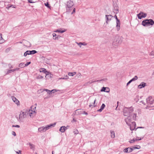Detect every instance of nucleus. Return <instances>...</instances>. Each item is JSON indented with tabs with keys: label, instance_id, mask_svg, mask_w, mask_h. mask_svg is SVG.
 Instances as JSON below:
<instances>
[{
	"label": "nucleus",
	"instance_id": "obj_1",
	"mask_svg": "<svg viewBox=\"0 0 154 154\" xmlns=\"http://www.w3.org/2000/svg\"><path fill=\"white\" fill-rule=\"evenodd\" d=\"M36 107L32 106L31 107V109L29 110H23L20 112L19 116H16L17 120L19 122H23V119L26 118L29 115L31 117H33L36 114Z\"/></svg>",
	"mask_w": 154,
	"mask_h": 154
},
{
	"label": "nucleus",
	"instance_id": "obj_2",
	"mask_svg": "<svg viewBox=\"0 0 154 154\" xmlns=\"http://www.w3.org/2000/svg\"><path fill=\"white\" fill-rule=\"evenodd\" d=\"M133 111L134 109L132 106L130 107H125L123 109L124 116H130Z\"/></svg>",
	"mask_w": 154,
	"mask_h": 154
},
{
	"label": "nucleus",
	"instance_id": "obj_3",
	"mask_svg": "<svg viewBox=\"0 0 154 154\" xmlns=\"http://www.w3.org/2000/svg\"><path fill=\"white\" fill-rule=\"evenodd\" d=\"M154 24V21L152 19H146L142 21V25L144 26H152Z\"/></svg>",
	"mask_w": 154,
	"mask_h": 154
},
{
	"label": "nucleus",
	"instance_id": "obj_4",
	"mask_svg": "<svg viewBox=\"0 0 154 154\" xmlns=\"http://www.w3.org/2000/svg\"><path fill=\"white\" fill-rule=\"evenodd\" d=\"M39 72L40 74L45 75L46 78V76L49 75V72H48L44 68H40L39 69Z\"/></svg>",
	"mask_w": 154,
	"mask_h": 154
},
{
	"label": "nucleus",
	"instance_id": "obj_5",
	"mask_svg": "<svg viewBox=\"0 0 154 154\" xmlns=\"http://www.w3.org/2000/svg\"><path fill=\"white\" fill-rule=\"evenodd\" d=\"M119 39L117 38H115L112 43V46L114 48H116L117 46L119 44Z\"/></svg>",
	"mask_w": 154,
	"mask_h": 154
},
{
	"label": "nucleus",
	"instance_id": "obj_6",
	"mask_svg": "<svg viewBox=\"0 0 154 154\" xmlns=\"http://www.w3.org/2000/svg\"><path fill=\"white\" fill-rule=\"evenodd\" d=\"M146 101L148 105L152 104L154 102V99L151 97H149L146 98Z\"/></svg>",
	"mask_w": 154,
	"mask_h": 154
},
{
	"label": "nucleus",
	"instance_id": "obj_7",
	"mask_svg": "<svg viewBox=\"0 0 154 154\" xmlns=\"http://www.w3.org/2000/svg\"><path fill=\"white\" fill-rule=\"evenodd\" d=\"M146 15V14L144 13L141 11L137 14V17L138 19H141L142 18L145 17Z\"/></svg>",
	"mask_w": 154,
	"mask_h": 154
},
{
	"label": "nucleus",
	"instance_id": "obj_8",
	"mask_svg": "<svg viewBox=\"0 0 154 154\" xmlns=\"http://www.w3.org/2000/svg\"><path fill=\"white\" fill-rule=\"evenodd\" d=\"M74 5L73 2L70 0L66 2V7L67 9V8H70L73 6Z\"/></svg>",
	"mask_w": 154,
	"mask_h": 154
},
{
	"label": "nucleus",
	"instance_id": "obj_9",
	"mask_svg": "<svg viewBox=\"0 0 154 154\" xmlns=\"http://www.w3.org/2000/svg\"><path fill=\"white\" fill-rule=\"evenodd\" d=\"M132 120V119L131 118L130 116H128V117L125 119V121L128 125H130V122Z\"/></svg>",
	"mask_w": 154,
	"mask_h": 154
},
{
	"label": "nucleus",
	"instance_id": "obj_10",
	"mask_svg": "<svg viewBox=\"0 0 154 154\" xmlns=\"http://www.w3.org/2000/svg\"><path fill=\"white\" fill-rule=\"evenodd\" d=\"M115 16L116 17V28L117 29V31H119L120 29V22L119 20L117 18V16L115 15Z\"/></svg>",
	"mask_w": 154,
	"mask_h": 154
},
{
	"label": "nucleus",
	"instance_id": "obj_11",
	"mask_svg": "<svg viewBox=\"0 0 154 154\" xmlns=\"http://www.w3.org/2000/svg\"><path fill=\"white\" fill-rule=\"evenodd\" d=\"M106 18V24H108V22L111 20L112 16L111 15H106L105 16Z\"/></svg>",
	"mask_w": 154,
	"mask_h": 154
},
{
	"label": "nucleus",
	"instance_id": "obj_12",
	"mask_svg": "<svg viewBox=\"0 0 154 154\" xmlns=\"http://www.w3.org/2000/svg\"><path fill=\"white\" fill-rule=\"evenodd\" d=\"M56 125V123H54V124H50L49 125H46L45 126V128L46 130V131L48 130L50 128H51L52 127H54L55 126V125Z\"/></svg>",
	"mask_w": 154,
	"mask_h": 154
},
{
	"label": "nucleus",
	"instance_id": "obj_13",
	"mask_svg": "<svg viewBox=\"0 0 154 154\" xmlns=\"http://www.w3.org/2000/svg\"><path fill=\"white\" fill-rule=\"evenodd\" d=\"M23 43L24 46L29 47L31 46V45L29 42L25 40H23Z\"/></svg>",
	"mask_w": 154,
	"mask_h": 154
},
{
	"label": "nucleus",
	"instance_id": "obj_14",
	"mask_svg": "<svg viewBox=\"0 0 154 154\" xmlns=\"http://www.w3.org/2000/svg\"><path fill=\"white\" fill-rule=\"evenodd\" d=\"M130 126V129L131 131L134 130L136 128V123L134 122H132V125L131 126V125H129Z\"/></svg>",
	"mask_w": 154,
	"mask_h": 154
},
{
	"label": "nucleus",
	"instance_id": "obj_15",
	"mask_svg": "<svg viewBox=\"0 0 154 154\" xmlns=\"http://www.w3.org/2000/svg\"><path fill=\"white\" fill-rule=\"evenodd\" d=\"M11 98L13 101L17 105H20V103L19 101L15 97L12 96L11 97Z\"/></svg>",
	"mask_w": 154,
	"mask_h": 154
},
{
	"label": "nucleus",
	"instance_id": "obj_16",
	"mask_svg": "<svg viewBox=\"0 0 154 154\" xmlns=\"http://www.w3.org/2000/svg\"><path fill=\"white\" fill-rule=\"evenodd\" d=\"M143 137L140 138V139H137V138H134L132 140H130L129 141V142L131 143H133L137 141L140 140H141L143 139Z\"/></svg>",
	"mask_w": 154,
	"mask_h": 154
},
{
	"label": "nucleus",
	"instance_id": "obj_17",
	"mask_svg": "<svg viewBox=\"0 0 154 154\" xmlns=\"http://www.w3.org/2000/svg\"><path fill=\"white\" fill-rule=\"evenodd\" d=\"M146 83L144 82H142L138 86V88L139 89H141L144 88L146 86Z\"/></svg>",
	"mask_w": 154,
	"mask_h": 154
},
{
	"label": "nucleus",
	"instance_id": "obj_18",
	"mask_svg": "<svg viewBox=\"0 0 154 154\" xmlns=\"http://www.w3.org/2000/svg\"><path fill=\"white\" fill-rule=\"evenodd\" d=\"M101 91H104L106 92H108L109 91V89L108 88L103 87L101 90Z\"/></svg>",
	"mask_w": 154,
	"mask_h": 154
},
{
	"label": "nucleus",
	"instance_id": "obj_19",
	"mask_svg": "<svg viewBox=\"0 0 154 154\" xmlns=\"http://www.w3.org/2000/svg\"><path fill=\"white\" fill-rule=\"evenodd\" d=\"M66 129V127L65 126H62L61 127L59 131L62 133L64 132L65 131Z\"/></svg>",
	"mask_w": 154,
	"mask_h": 154
},
{
	"label": "nucleus",
	"instance_id": "obj_20",
	"mask_svg": "<svg viewBox=\"0 0 154 154\" xmlns=\"http://www.w3.org/2000/svg\"><path fill=\"white\" fill-rule=\"evenodd\" d=\"M136 113L131 114L130 116L132 117L133 120L136 121V117H137Z\"/></svg>",
	"mask_w": 154,
	"mask_h": 154
},
{
	"label": "nucleus",
	"instance_id": "obj_21",
	"mask_svg": "<svg viewBox=\"0 0 154 154\" xmlns=\"http://www.w3.org/2000/svg\"><path fill=\"white\" fill-rule=\"evenodd\" d=\"M46 131L45 128V126H42L39 128V131L40 132H45Z\"/></svg>",
	"mask_w": 154,
	"mask_h": 154
},
{
	"label": "nucleus",
	"instance_id": "obj_22",
	"mask_svg": "<svg viewBox=\"0 0 154 154\" xmlns=\"http://www.w3.org/2000/svg\"><path fill=\"white\" fill-rule=\"evenodd\" d=\"M113 11L115 13V14H117L119 12V7L118 6L117 7H115L114 8V9H113Z\"/></svg>",
	"mask_w": 154,
	"mask_h": 154
},
{
	"label": "nucleus",
	"instance_id": "obj_23",
	"mask_svg": "<svg viewBox=\"0 0 154 154\" xmlns=\"http://www.w3.org/2000/svg\"><path fill=\"white\" fill-rule=\"evenodd\" d=\"M105 106V105L104 103H103L102 105L100 107V109H98L97 110V111L99 112H101L104 109Z\"/></svg>",
	"mask_w": 154,
	"mask_h": 154
},
{
	"label": "nucleus",
	"instance_id": "obj_24",
	"mask_svg": "<svg viewBox=\"0 0 154 154\" xmlns=\"http://www.w3.org/2000/svg\"><path fill=\"white\" fill-rule=\"evenodd\" d=\"M111 136L112 138H114L115 137V134L114 131H110Z\"/></svg>",
	"mask_w": 154,
	"mask_h": 154
},
{
	"label": "nucleus",
	"instance_id": "obj_25",
	"mask_svg": "<svg viewBox=\"0 0 154 154\" xmlns=\"http://www.w3.org/2000/svg\"><path fill=\"white\" fill-rule=\"evenodd\" d=\"M77 43L78 45H79L80 47H81L82 45H87V44L86 43H85V42Z\"/></svg>",
	"mask_w": 154,
	"mask_h": 154
},
{
	"label": "nucleus",
	"instance_id": "obj_26",
	"mask_svg": "<svg viewBox=\"0 0 154 154\" xmlns=\"http://www.w3.org/2000/svg\"><path fill=\"white\" fill-rule=\"evenodd\" d=\"M53 36V39H58V36L55 33H53L52 34Z\"/></svg>",
	"mask_w": 154,
	"mask_h": 154
},
{
	"label": "nucleus",
	"instance_id": "obj_27",
	"mask_svg": "<svg viewBox=\"0 0 154 154\" xmlns=\"http://www.w3.org/2000/svg\"><path fill=\"white\" fill-rule=\"evenodd\" d=\"M107 80V79H101L100 80H97L96 81H94L93 82H101V81H102V82L106 81Z\"/></svg>",
	"mask_w": 154,
	"mask_h": 154
},
{
	"label": "nucleus",
	"instance_id": "obj_28",
	"mask_svg": "<svg viewBox=\"0 0 154 154\" xmlns=\"http://www.w3.org/2000/svg\"><path fill=\"white\" fill-rule=\"evenodd\" d=\"M76 72H69L68 73V75L69 76H73L76 74Z\"/></svg>",
	"mask_w": 154,
	"mask_h": 154
},
{
	"label": "nucleus",
	"instance_id": "obj_29",
	"mask_svg": "<svg viewBox=\"0 0 154 154\" xmlns=\"http://www.w3.org/2000/svg\"><path fill=\"white\" fill-rule=\"evenodd\" d=\"M25 66V64L24 63H20L19 65V67L20 68H23Z\"/></svg>",
	"mask_w": 154,
	"mask_h": 154
},
{
	"label": "nucleus",
	"instance_id": "obj_30",
	"mask_svg": "<svg viewBox=\"0 0 154 154\" xmlns=\"http://www.w3.org/2000/svg\"><path fill=\"white\" fill-rule=\"evenodd\" d=\"M46 91L47 93L48 94H51V93L50 92V91L46 89H42V91Z\"/></svg>",
	"mask_w": 154,
	"mask_h": 154
},
{
	"label": "nucleus",
	"instance_id": "obj_31",
	"mask_svg": "<svg viewBox=\"0 0 154 154\" xmlns=\"http://www.w3.org/2000/svg\"><path fill=\"white\" fill-rule=\"evenodd\" d=\"M4 42V40L3 39L2 36V34L0 35V44H2Z\"/></svg>",
	"mask_w": 154,
	"mask_h": 154
},
{
	"label": "nucleus",
	"instance_id": "obj_32",
	"mask_svg": "<svg viewBox=\"0 0 154 154\" xmlns=\"http://www.w3.org/2000/svg\"><path fill=\"white\" fill-rule=\"evenodd\" d=\"M30 51H27L26 52H25L24 54V56L25 57H26L28 55L30 54Z\"/></svg>",
	"mask_w": 154,
	"mask_h": 154
},
{
	"label": "nucleus",
	"instance_id": "obj_33",
	"mask_svg": "<svg viewBox=\"0 0 154 154\" xmlns=\"http://www.w3.org/2000/svg\"><path fill=\"white\" fill-rule=\"evenodd\" d=\"M44 4H45V5L46 7H47L48 8L50 9H51V7L48 2H47L46 3H45Z\"/></svg>",
	"mask_w": 154,
	"mask_h": 154
},
{
	"label": "nucleus",
	"instance_id": "obj_34",
	"mask_svg": "<svg viewBox=\"0 0 154 154\" xmlns=\"http://www.w3.org/2000/svg\"><path fill=\"white\" fill-rule=\"evenodd\" d=\"M30 54H33L37 52V51L35 50H33L32 51H30Z\"/></svg>",
	"mask_w": 154,
	"mask_h": 154
},
{
	"label": "nucleus",
	"instance_id": "obj_35",
	"mask_svg": "<svg viewBox=\"0 0 154 154\" xmlns=\"http://www.w3.org/2000/svg\"><path fill=\"white\" fill-rule=\"evenodd\" d=\"M14 72V70H13V69H8L7 72L6 73V74H8L11 72Z\"/></svg>",
	"mask_w": 154,
	"mask_h": 154
},
{
	"label": "nucleus",
	"instance_id": "obj_36",
	"mask_svg": "<svg viewBox=\"0 0 154 154\" xmlns=\"http://www.w3.org/2000/svg\"><path fill=\"white\" fill-rule=\"evenodd\" d=\"M66 31V30L64 29V30H57L55 31V32H58L59 33H63Z\"/></svg>",
	"mask_w": 154,
	"mask_h": 154
},
{
	"label": "nucleus",
	"instance_id": "obj_37",
	"mask_svg": "<svg viewBox=\"0 0 154 154\" xmlns=\"http://www.w3.org/2000/svg\"><path fill=\"white\" fill-rule=\"evenodd\" d=\"M128 153L131 152H132L133 151V150L132 148L128 147Z\"/></svg>",
	"mask_w": 154,
	"mask_h": 154
},
{
	"label": "nucleus",
	"instance_id": "obj_38",
	"mask_svg": "<svg viewBox=\"0 0 154 154\" xmlns=\"http://www.w3.org/2000/svg\"><path fill=\"white\" fill-rule=\"evenodd\" d=\"M57 91H60L59 90H57L56 89H54L50 91L51 94L52 93H54V92H57Z\"/></svg>",
	"mask_w": 154,
	"mask_h": 154
},
{
	"label": "nucleus",
	"instance_id": "obj_39",
	"mask_svg": "<svg viewBox=\"0 0 154 154\" xmlns=\"http://www.w3.org/2000/svg\"><path fill=\"white\" fill-rule=\"evenodd\" d=\"M44 76H45V75L39 73V79L43 78Z\"/></svg>",
	"mask_w": 154,
	"mask_h": 154
},
{
	"label": "nucleus",
	"instance_id": "obj_40",
	"mask_svg": "<svg viewBox=\"0 0 154 154\" xmlns=\"http://www.w3.org/2000/svg\"><path fill=\"white\" fill-rule=\"evenodd\" d=\"M137 146V147H135V146H133V147L132 148H133V150H134V149H140V146H139V145H136Z\"/></svg>",
	"mask_w": 154,
	"mask_h": 154
},
{
	"label": "nucleus",
	"instance_id": "obj_41",
	"mask_svg": "<svg viewBox=\"0 0 154 154\" xmlns=\"http://www.w3.org/2000/svg\"><path fill=\"white\" fill-rule=\"evenodd\" d=\"M69 79V77L67 75H66L65 76H64V77H61L60 78V79Z\"/></svg>",
	"mask_w": 154,
	"mask_h": 154
},
{
	"label": "nucleus",
	"instance_id": "obj_42",
	"mask_svg": "<svg viewBox=\"0 0 154 154\" xmlns=\"http://www.w3.org/2000/svg\"><path fill=\"white\" fill-rule=\"evenodd\" d=\"M79 110V109H77L75 110V113L78 115H79V114H81L82 113L81 112L79 111H78Z\"/></svg>",
	"mask_w": 154,
	"mask_h": 154
},
{
	"label": "nucleus",
	"instance_id": "obj_43",
	"mask_svg": "<svg viewBox=\"0 0 154 154\" xmlns=\"http://www.w3.org/2000/svg\"><path fill=\"white\" fill-rule=\"evenodd\" d=\"M73 133L75 134H77L79 133V132L78 130L75 129L74 130Z\"/></svg>",
	"mask_w": 154,
	"mask_h": 154
},
{
	"label": "nucleus",
	"instance_id": "obj_44",
	"mask_svg": "<svg viewBox=\"0 0 154 154\" xmlns=\"http://www.w3.org/2000/svg\"><path fill=\"white\" fill-rule=\"evenodd\" d=\"M138 79V77L136 75L132 79L133 80V81H134L135 80H136Z\"/></svg>",
	"mask_w": 154,
	"mask_h": 154
},
{
	"label": "nucleus",
	"instance_id": "obj_45",
	"mask_svg": "<svg viewBox=\"0 0 154 154\" xmlns=\"http://www.w3.org/2000/svg\"><path fill=\"white\" fill-rule=\"evenodd\" d=\"M11 7H12L13 8H15V7L14 6V5H11L10 6H8V7H6L7 9H9Z\"/></svg>",
	"mask_w": 154,
	"mask_h": 154
},
{
	"label": "nucleus",
	"instance_id": "obj_46",
	"mask_svg": "<svg viewBox=\"0 0 154 154\" xmlns=\"http://www.w3.org/2000/svg\"><path fill=\"white\" fill-rule=\"evenodd\" d=\"M29 145L31 149H32L34 147V145H33V144H32L30 143H29Z\"/></svg>",
	"mask_w": 154,
	"mask_h": 154
},
{
	"label": "nucleus",
	"instance_id": "obj_47",
	"mask_svg": "<svg viewBox=\"0 0 154 154\" xmlns=\"http://www.w3.org/2000/svg\"><path fill=\"white\" fill-rule=\"evenodd\" d=\"M52 75L50 73V72H49V75H48V76H46V77H47V78H51L52 77Z\"/></svg>",
	"mask_w": 154,
	"mask_h": 154
},
{
	"label": "nucleus",
	"instance_id": "obj_48",
	"mask_svg": "<svg viewBox=\"0 0 154 154\" xmlns=\"http://www.w3.org/2000/svg\"><path fill=\"white\" fill-rule=\"evenodd\" d=\"M113 8H114L115 7H117L118 6V5L117 3L116 2H113Z\"/></svg>",
	"mask_w": 154,
	"mask_h": 154
},
{
	"label": "nucleus",
	"instance_id": "obj_49",
	"mask_svg": "<svg viewBox=\"0 0 154 154\" xmlns=\"http://www.w3.org/2000/svg\"><path fill=\"white\" fill-rule=\"evenodd\" d=\"M128 148H126L124 149L123 150V151L125 153H128Z\"/></svg>",
	"mask_w": 154,
	"mask_h": 154
},
{
	"label": "nucleus",
	"instance_id": "obj_50",
	"mask_svg": "<svg viewBox=\"0 0 154 154\" xmlns=\"http://www.w3.org/2000/svg\"><path fill=\"white\" fill-rule=\"evenodd\" d=\"M149 55L150 56H154V51H152L150 53Z\"/></svg>",
	"mask_w": 154,
	"mask_h": 154
},
{
	"label": "nucleus",
	"instance_id": "obj_51",
	"mask_svg": "<svg viewBox=\"0 0 154 154\" xmlns=\"http://www.w3.org/2000/svg\"><path fill=\"white\" fill-rule=\"evenodd\" d=\"M12 127H17V128H18L20 127V125H13L12 126Z\"/></svg>",
	"mask_w": 154,
	"mask_h": 154
},
{
	"label": "nucleus",
	"instance_id": "obj_52",
	"mask_svg": "<svg viewBox=\"0 0 154 154\" xmlns=\"http://www.w3.org/2000/svg\"><path fill=\"white\" fill-rule=\"evenodd\" d=\"M96 101V99H95L94 101V102L93 103L94 106H93V107H95L96 106V105H95V102Z\"/></svg>",
	"mask_w": 154,
	"mask_h": 154
},
{
	"label": "nucleus",
	"instance_id": "obj_53",
	"mask_svg": "<svg viewBox=\"0 0 154 154\" xmlns=\"http://www.w3.org/2000/svg\"><path fill=\"white\" fill-rule=\"evenodd\" d=\"M8 66L10 69H12L13 68V67L11 65V64H9Z\"/></svg>",
	"mask_w": 154,
	"mask_h": 154
},
{
	"label": "nucleus",
	"instance_id": "obj_54",
	"mask_svg": "<svg viewBox=\"0 0 154 154\" xmlns=\"http://www.w3.org/2000/svg\"><path fill=\"white\" fill-rule=\"evenodd\" d=\"M30 63L31 62H27L25 64V66H28V65L30 64Z\"/></svg>",
	"mask_w": 154,
	"mask_h": 154
},
{
	"label": "nucleus",
	"instance_id": "obj_55",
	"mask_svg": "<svg viewBox=\"0 0 154 154\" xmlns=\"http://www.w3.org/2000/svg\"><path fill=\"white\" fill-rule=\"evenodd\" d=\"M12 134L14 136H15L16 135V134L15 132L14 131H12Z\"/></svg>",
	"mask_w": 154,
	"mask_h": 154
},
{
	"label": "nucleus",
	"instance_id": "obj_56",
	"mask_svg": "<svg viewBox=\"0 0 154 154\" xmlns=\"http://www.w3.org/2000/svg\"><path fill=\"white\" fill-rule=\"evenodd\" d=\"M28 2L29 3H34V2H32V0H28Z\"/></svg>",
	"mask_w": 154,
	"mask_h": 154
},
{
	"label": "nucleus",
	"instance_id": "obj_57",
	"mask_svg": "<svg viewBox=\"0 0 154 154\" xmlns=\"http://www.w3.org/2000/svg\"><path fill=\"white\" fill-rule=\"evenodd\" d=\"M19 69H20V68H17L15 69H14L13 70H14V71H16L18 70H19Z\"/></svg>",
	"mask_w": 154,
	"mask_h": 154
},
{
	"label": "nucleus",
	"instance_id": "obj_58",
	"mask_svg": "<svg viewBox=\"0 0 154 154\" xmlns=\"http://www.w3.org/2000/svg\"><path fill=\"white\" fill-rule=\"evenodd\" d=\"M82 113V114H85L86 115H87L88 114V113H87V112H86L85 111H83V112Z\"/></svg>",
	"mask_w": 154,
	"mask_h": 154
},
{
	"label": "nucleus",
	"instance_id": "obj_59",
	"mask_svg": "<svg viewBox=\"0 0 154 154\" xmlns=\"http://www.w3.org/2000/svg\"><path fill=\"white\" fill-rule=\"evenodd\" d=\"M16 152L18 154H21V151L20 150L19 151V152Z\"/></svg>",
	"mask_w": 154,
	"mask_h": 154
},
{
	"label": "nucleus",
	"instance_id": "obj_60",
	"mask_svg": "<svg viewBox=\"0 0 154 154\" xmlns=\"http://www.w3.org/2000/svg\"><path fill=\"white\" fill-rule=\"evenodd\" d=\"M140 102L141 103H142L144 104V105H145V103L144 102V101L143 100H142V101H140Z\"/></svg>",
	"mask_w": 154,
	"mask_h": 154
},
{
	"label": "nucleus",
	"instance_id": "obj_61",
	"mask_svg": "<svg viewBox=\"0 0 154 154\" xmlns=\"http://www.w3.org/2000/svg\"><path fill=\"white\" fill-rule=\"evenodd\" d=\"M75 8H74V9H73L72 12V14H73V13H75Z\"/></svg>",
	"mask_w": 154,
	"mask_h": 154
},
{
	"label": "nucleus",
	"instance_id": "obj_62",
	"mask_svg": "<svg viewBox=\"0 0 154 154\" xmlns=\"http://www.w3.org/2000/svg\"><path fill=\"white\" fill-rule=\"evenodd\" d=\"M131 83V82H129V81L127 84V85H129L130 83Z\"/></svg>",
	"mask_w": 154,
	"mask_h": 154
},
{
	"label": "nucleus",
	"instance_id": "obj_63",
	"mask_svg": "<svg viewBox=\"0 0 154 154\" xmlns=\"http://www.w3.org/2000/svg\"><path fill=\"white\" fill-rule=\"evenodd\" d=\"M133 80H132V79H131V80H130L129 81V82H131H131H133Z\"/></svg>",
	"mask_w": 154,
	"mask_h": 154
},
{
	"label": "nucleus",
	"instance_id": "obj_64",
	"mask_svg": "<svg viewBox=\"0 0 154 154\" xmlns=\"http://www.w3.org/2000/svg\"><path fill=\"white\" fill-rule=\"evenodd\" d=\"M89 106L90 107H92V105H90Z\"/></svg>",
	"mask_w": 154,
	"mask_h": 154
}]
</instances>
